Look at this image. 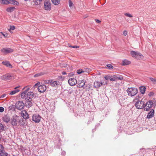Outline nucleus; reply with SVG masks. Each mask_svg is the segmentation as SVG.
<instances>
[{
	"label": "nucleus",
	"mask_w": 156,
	"mask_h": 156,
	"mask_svg": "<svg viewBox=\"0 0 156 156\" xmlns=\"http://www.w3.org/2000/svg\"><path fill=\"white\" fill-rule=\"evenodd\" d=\"M126 92L129 96L132 97L138 93V90L135 87H129L127 89Z\"/></svg>",
	"instance_id": "obj_1"
},
{
	"label": "nucleus",
	"mask_w": 156,
	"mask_h": 156,
	"mask_svg": "<svg viewBox=\"0 0 156 156\" xmlns=\"http://www.w3.org/2000/svg\"><path fill=\"white\" fill-rule=\"evenodd\" d=\"M20 118V116L16 115H15L12 116L11 119V123L12 125L14 126H16L19 121V119Z\"/></svg>",
	"instance_id": "obj_2"
},
{
	"label": "nucleus",
	"mask_w": 156,
	"mask_h": 156,
	"mask_svg": "<svg viewBox=\"0 0 156 156\" xmlns=\"http://www.w3.org/2000/svg\"><path fill=\"white\" fill-rule=\"evenodd\" d=\"M0 78L2 80L7 81L12 79L13 76L12 74L10 73H8L2 75L0 77Z\"/></svg>",
	"instance_id": "obj_3"
},
{
	"label": "nucleus",
	"mask_w": 156,
	"mask_h": 156,
	"mask_svg": "<svg viewBox=\"0 0 156 156\" xmlns=\"http://www.w3.org/2000/svg\"><path fill=\"white\" fill-rule=\"evenodd\" d=\"M144 103L142 101H138L135 104V106L138 109H141L144 107Z\"/></svg>",
	"instance_id": "obj_4"
},
{
	"label": "nucleus",
	"mask_w": 156,
	"mask_h": 156,
	"mask_svg": "<svg viewBox=\"0 0 156 156\" xmlns=\"http://www.w3.org/2000/svg\"><path fill=\"white\" fill-rule=\"evenodd\" d=\"M41 116L37 114H34L32 116L33 121L36 123H39L41 121Z\"/></svg>",
	"instance_id": "obj_5"
},
{
	"label": "nucleus",
	"mask_w": 156,
	"mask_h": 156,
	"mask_svg": "<svg viewBox=\"0 0 156 156\" xmlns=\"http://www.w3.org/2000/svg\"><path fill=\"white\" fill-rule=\"evenodd\" d=\"M153 105V101L151 100L147 102L144 107V110L146 111H149Z\"/></svg>",
	"instance_id": "obj_6"
},
{
	"label": "nucleus",
	"mask_w": 156,
	"mask_h": 156,
	"mask_svg": "<svg viewBox=\"0 0 156 156\" xmlns=\"http://www.w3.org/2000/svg\"><path fill=\"white\" fill-rule=\"evenodd\" d=\"M24 106V104L22 101H19L16 104V108L20 110L23 109Z\"/></svg>",
	"instance_id": "obj_7"
},
{
	"label": "nucleus",
	"mask_w": 156,
	"mask_h": 156,
	"mask_svg": "<svg viewBox=\"0 0 156 156\" xmlns=\"http://www.w3.org/2000/svg\"><path fill=\"white\" fill-rule=\"evenodd\" d=\"M46 87L44 85H40L38 87V91L41 93H44L46 90Z\"/></svg>",
	"instance_id": "obj_8"
},
{
	"label": "nucleus",
	"mask_w": 156,
	"mask_h": 156,
	"mask_svg": "<svg viewBox=\"0 0 156 156\" xmlns=\"http://www.w3.org/2000/svg\"><path fill=\"white\" fill-rule=\"evenodd\" d=\"M44 7L45 10H50L51 9V3L48 1H46L44 2Z\"/></svg>",
	"instance_id": "obj_9"
},
{
	"label": "nucleus",
	"mask_w": 156,
	"mask_h": 156,
	"mask_svg": "<svg viewBox=\"0 0 156 156\" xmlns=\"http://www.w3.org/2000/svg\"><path fill=\"white\" fill-rule=\"evenodd\" d=\"M1 51L4 53H7L13 52V50L10 48H5L1 50Z\"/></svg>",
	"instance_id": "obj_10"
},
{
	"label": "nucleus",
	"mask_w": 156,
	"mask_h": 156,
	"mask_svg": "<svg viewBox=\"0 0 156 156\" xmlns=\"http://www.w3.org/2000/svg\"><path fill=\"white\" fill-rule=\"evenodd\" d=\"M21 115L24 119H27L29 118V115L25 110H23L21 112Z\"/></svg>",
	"instance_id": "obj_11"
},
{
	"label": "nucleus",
	"mask_w": 156,
	"mask_h": 156,
	"mask_svg": "<svg viewBox=\"0 0 156 156\" xmlns=\"http://www.w3.org/2000/svg\"><path fill=\"white\" fill-rule=\"evenodd\" d=\"M69 84L71 86L75 85L77 83V81L75 78H70L68 81Z\"/></svg>",
	"instance_id": "obj_12"
},
{
	"label": "nucleus",
	"mask_w": 156,
	"mask_h": 156,
	"mask_svg": "<svg viewBox=\"0 0 156 156\" xmlns=\"http://www.w3.org/2000/svg\"><path fill=\"white\" fill-rule=\"evenodd\" d=\"M34 96V94L32 92H28L27 94L26 100H31Z\"/></svg>",
	"instance_id": "obj_13"
},
{
	"label": "nucleus",
	"mask_w": 156,
	"mask_h": 156,
	"mask_svg": "<svg viewBox=\"0 0 156 156\" xmlns=\"http://www.w3.org/2000/svg\"><path fill=\"white\" fill-rule=\"evenodd\" d=\"M102 84V82H100L98 81H95L94 82V86L95 88L97 89L101 86Z\"/></svg>",
	"instance_id": "obj_14"
},
{
	"label": "nucleus",
	"mask_w": 156,
	"mask_h": 156,
	"mask_svg": "<svg viewBox=\"0 0 156 156\" xmlns=\"http://www.w3.org/2000/svg\"><path fill=\"white\" fill-rule=\"evenodd\" d=\"M104 78L106 80H108V79H109L111 81H114V80L113 78V75L111 76L110 75L108 74L105 75L104 77Z\"/></svg>",
	"instance_id": "obj_15"
},
{
	"label": "nucleus",
	"mask_w": 156,
	"mask_h": 156,
	"mask_svg": "<svg viewBox=\"0 0 156 156\" xmlns=\"http://www.w3.org/2000/svg\"><path fill=\"white\" fill-rule=\"evenodd\" d=\"M113 78L115 81L117 80H122L123 79V77L122 76L119 75H114Z\"/></svg>",
	"instance_id": "obj_16"
},
{
	"label": "nucleus",
	"mask_w": 156,
	"mask_h": 156,
	"mask_svg": "<svg viewBox=\"0 0 156 156\" xmlns=\"http://www.w3.org/2000/svg\"><path fill=\"white\" fill-rule=\"evenodd\" d=\"M31 100H26V101L25 102V105L26 107L29 108L32 105V103L31 101Z\"/></svg>",
	"instance_id": "obj_17"
},
{
	"label": "nucleus",
	"mask_w": 156,
	"mask_h": 156,
	"mask_svg": "<svg viewBox=\"0 0 156 156\" xmlns=\"http://www.w3.org/2000/svg\"><path fill=\"white\" fill-rule=\"evenodd\" d=\"M52 82V81H51ZM51 85L52 87H56L57 86L59 85L60 84V83L58 81H54L53 82H50Z\"/></svg>",
	"instance_id": "obj_18"
},
{
	"label": "nucleus",
	"mask_w": 156,
	"mask_h": 156,
	"mask_svg": "<svg viewBox=\"0 0 156 156\" xmlns=\"http://www.w3.org/2000/svg\"><path fill=\"white\" fill-rule=\"evenodd\" d=\"M19 87H20V86H19L15 87L14 88L15 90L11 92L10 93H9V94L10 95H12L19 92L20 91V90L17 89V88Z\"/></svg>",
	"instance_id": "obj_19"
},
{
	"label": "nucleus",
	"mask_w": 156,
	"mask_h": 156,
	"mask_svg": "<svg viewBox=\"0 0 156 156\" xmlns=\"http://www.w3.org/2000/svg\"><path fill=\"white\" fill-rule=\"evenodd\" d=\"M154 110L153 109L151 110L147 115V118L148 119H150L152 118L154 115Z\"/></svg>",
	"instance_id": "obj_20"
},
{
	"label": "nucleus",
	"mask_w": 156,
	"mask_h": 156,
	"mask_svg": "<svg viewBox=\"0 0 156 156\" xmlns=\"http://www.w3.org/2000/svg\"><path fill=\"white\" fill-rule=\"evenodd\" d=\"M85 81L84 80H82L80 82V83L79 82V83H79L78 84L79 85V87H81V88H82V87L85 88L86 87V86H84V85H85Z\"/></svg>",
	"instance_id": "obj_21"
},
{
	"label": "nucleus",
	"mask_w": 156,
	"mask_h": 156,
	"mask_svg": "<svg viewBox=\"0 0 156 156\" xmlns=\"http://www.w3.org/2000/svg\"><path fill=\"white\" fill-rule=\"evenodd\" d=\"M8 2L9 3L15 5H19V2L15 0H9Z\"/></svg>",
	"instance_id": "obj_22"
},
{
	"label": "nucleus",
	"mask_w": 156,
	"mask_h": 156,
	"mask_svg": "<svg viewBox=\"0 0 156 156\" xmlns=\"http://www.w3.org/2000/svg\"><path fill=\"white\" fill-rule=\"evenodd\" d=\"M2 64L7 67H9L10 68H12V65L8 61H3L2 62Z\"/></svg>",
	"instance_id": "obj_23"
},
{
	"label": "nucleus",
	"mask_w": 156,
	"mask_h": 156,
	"mask_svg": "<svg viewBox=\"0 0 156 156\" xmlns=\"http://www.w3.org/2000/svg\"><path fill=\"white\" fill-rule=\"evenodd\" d=\"M2 119L4 122L8 123L10 121V118L9 116L5 115L3 117Z\"/></svg>",
	"instance_id": "obj_24"
},
{
	"label": "nucleus",
	"mask_w": 156,
	"mask_h": 156,
	"mask_svg": "<svg viewBox=\"0 0 156 156\" xmlns=\"http://www.w3.org/2000/svg\"><path fill=\"white\" fill-rule=\"evenodd\" d=\"M139 89L141 94H143L145 93L146 87L144 86H142L140 87Z\"/></svg>",
	"instance_id": "obj_25"
},
{
	"label": "nucleus",
	"mask_w": 156,
	"mask_h": 156,
	"mask_svg": "<svg viewBox=\"0 0 156 156\" xmlns=\"http://www.w3.org/2000/svg\"><path fill=\"white\" fill-rule=\"evenodd\" d=\"M130 61L125 59L122 60V65L123 66L127 65L130 64Z\"/></svg>",
	"instance_id": "obj_26"
},
{
	"label": "nucleus",
	"mask_w": 156,
	"mask_h": 156,
	"mask_svg": "<svg viewBox=\"0 0 156 156\" xmlns=\"http://www.w3.org/2000/svg\"><path fill=\"white\" fill-rule=\"evenodd\" d=\"M42 0H33V2L36 6L40 5L41 3Z\"/></svg>",
	"instance_id": "obj_27"
},
{
	"label": "nucleus",
	"mask_w": 156,
	"mask_h": 156,
	"mask_svg": "<svg viewBox=\"0 0 156 156\" xmlns=\"http://www.w3.org/2000/svg\"><path fill=\"white\" fill-rule=\"evenodd\" d=\"M139 52L137 51H131L130 52V54L131 56L136 58V56H137V55Z\"/></svg>",
	"instance_id": "obj_28"
},
{
	"label": "nucleus",
	"mask_w": 156,
	"mask_h": 156,
	"mask_svg": "<svg viewBox=\"0 0 156 156\" xmlns=\"http://www.w3.org/2000/svg\"><path fill=\"white\" fill-rule=\"evenodd\" d=\"M143 58V56L142 55V54L140 53L139 52L137 55V56H136V58L138 60H141Z\"/></svg>",
	"instance_id": "obj_29"
},
{
	"label": "nucleus",
	"mask_w": 156,
	"mask_h": 156,
	"mask_svg": "<svg viewBox=\"0 0 156 156\" xmlns=\"http://www.w3.org/2000/svg\"><path fill=\"white\" fill-rule=\"evenodd\" d=\"M8 154L4 150L0 151V156H7Z\"/></svg>",
	"instance_id": "obj_30"
},
{
	"label": "nucleus",
	"mask_w": 156,
	"mask_h": 156,
	"mask_svg": "<svg viewBox=\"0 0 156 156\" xmlns=\"http://www.w3.org/2000/svg\"><path fill=\"white\" fill-rule=\"evenodd\" d=\"M27 93L24 91L22 92L21 94V98H22L25 99H26V98L27 97Z\"/></svg>",
	"instance_id": "obj_31"
},
{
	"label": "nucleus",
	"mask_w": 156,
	"mask_h": 156,
	"mask_svg": "<svg viewBox=\"0 0 156 156\" xmlns=\"http://www.w3.org/2000/svg\"><path fill=\"white\" fill-rule=\"evenodd\" d=\"M15 8L13 7H10L7 8L6 9V11L7 12H11L14 10Z\"/></svg>",
	"instance_id": "obj_32"
},
{
	"label": "nucleus",
	"mask_w": 156,
	"mask_h": 156,
	"mask_svg": "<svg viewBox=\"0 0 156 156\" xmlns=\"http://www.w3.org/2000/svg\"><path fill=\"white\" fill-rule=\"evenodd\" d=\"M51 1L55 5H58L60 3V0H51Z\"/></svg>",
	"instance_id": "obj_33"
},
{
	"label": "nucleus",
	"mask_w": 156,
	"mask_h": 156,
	"mask_svg": "<svg viewBox=\"0 0 156 156\" xmlns=\"http://www.w3.org/2000/svg\"><path fill=\"white\" fill-rule=\"evenodd\" d=\"M91 71V69L89 68H85L83 69V73H89Z\"/></svg>",
	"instance_id": "obj_34"
},
{
	"label": "nucleus",
	"mask_w": 156,
	"mask_h": 156,
	"mask_svg": "<svg viewBox=\"0 0 156 156\" xmlns=\"http://www.w3.org/2000/svg\"><path fill=\"white\" fill-rule=\"evenodd\" d=\"M19 124L20 125H23L24 123H23V119H21L20 117V118L19 119V121L18 122Z\"/></svg>",
	"instance_id": "obj_35"
},
{
	"label": "nucleus",
	"mask_w": 156,
	"mask_h": 156,
	"mask_svg": "<svg viewBox=\"0 0 156 156\" xmlns=\"http://www.w3.org/2000/svg\"><path fill=\"white\" fill-rule=\"evenodd\" d=\"M106 66L108 67V69H112L113 68V67L110 64H107Z\"/></svg>",
	"instance_id": "obj_36"
},
{
	"label": "nucleus",
	"mask_w": 156,
	"mask_h": 156,
	"mask_svg": "<svg viewBox=\"0 0 156 156\" xmlns=\"http://www.w3.org/2000/svg\"><path fill=\"white\" fill-rule=\"evenodd\" d=\"M4 130V127L3 125L0 123V133L3 131Z\"/></svg>",
	"instance_id": "obj_37"
},
{
	"label": "nucleus",
	"mask_w": 156,
	"mask_h": 156,
	"mask_svg": "<svg viewBox=\"0 0 156 156\" xmlns=\"http://www.w3.org/2000/svg\"><path fill=\"white\" fill-rule=\"evenodd\" d=\"M25 90L24 92H25L26 93H27L28 91L30 89V88L28 87L27 86H26L25 87H24L23 89V90Z\"/></svg>",
	"instance_id": "obj_38"
},
{
	"label": "nucleus",
	"mask_w": 156,
	"mask_h": 156,
	"mask_svg": "<svg viewBox=\"0 0 156 156\" xmlns=\"http://www.w3.org/2000/svg\"><path fill=\"white\" fill-rule=\"evenodd\" d=\"M83 73V70L82 69H80L77 70V73L78 74H80L81 73Z\"/></svg>",
	"instance_id": "obj_39"
},
{
	"label": "nucleus",
	"mask_w": 156,
	"mask_h": 156,
	"mask_svg": "<svg viewBox=\"0 0 156 156\" xmlns=\"http://www.w3.org/2000/svg\"><path fill=\"white\" fill-rule=\"evenodd\" d=\"M124 15L126 16H127L129 18H131L133 17V16L131 14L128 13H125Z\"/></svg>",
	"instance_id": "obj_40"
},
{
	"label": "nucleus",
	"mask_w": 156,
	"mask_h": 156,
	"mask_svg": "<svg viewBox=\"0 0 156 156\" xmlns=\"http://www.w3.org/2000/svg\"><path fill=\"white\" fill-rule=\"evenodd\" d=\"M150 79L151 81V82L153 83L154 84H156V79H154L152 77H150Z\"/></svg>",
	"instance_id": "obj_41"
},
{
	"label": "nucleus",
	"mask_w": 156,
	"mask_h": 156,
	"mask_svg": "<svg viewBox=\"0 0 156 156\" xmlns=\"http://www.w3.org/2000/svg\"><path fill=\"white\" fill-rule=\"evenodd\" d=\"M69 5L70 8H71L73 5V3L71 0H69Z\"/></svg>",
	"instance_id": "obj_42"
},
{
	"label": "nucleus",
	"mask_w": 156,
	"mask_h": 156,
	"mask_svg": "<svg viewBox=\"0 0 156 156\" xmlns=\"http://www.w3.org/2000/svg\"><path fill=\"white\" fill-rule=\"evenodd\" d=\"M43 74V73H38L36 74L34 76V77H38V76H40L41 75H42Z\"/></svg>",
	"instance_id": "obj_43"
},
{
	"label": "nucleus",
	"mask_w": 156,
	"mask_h": 156,
	"mask_svg": "<svg viewBox=\"0 0 156 156\" xmlns=\"http://www.w3.org/2000/svg\"><path fill=\"white\" fill-rule=\"evenodd\" d=\"M9 27V30H13L15 29V27L14 26H10Z\"/></svg>",
	"instance_id": "obj_44"
},
{
	"label": "nucleus",
	"mask_w": 156,
	"mask_h": 156,
	"mask_svg": "<svg viewBox=\"0 0 156 156\" xmlns=\"http://www.w3.org/2000/svg\"><path fill=\"white\" fill-rule=\"evenodd\" d=\"M4 108L2 107H0V112H4Z\"/></svg>",
	"instance_id": "obj_45"
},
{
	"label": "nucleus",
	"mask_w": 156,
	"mask_h": 156,
	"mask_svg": "<svg viewBox=\"0 0 156 156\" xmlns=\"http://www.w3.org/2000/svg\"><path fill=\"white\" fill-rule=\"evenodd\" d=\"M4 150L3 146L1 144H0V151H3Z\"/></svg>",
	"instance_id": "obj_46"
},
{
	"label": "nucleus",
	"mask_w": 156,
	"mask_h": 156,
	"mask_svg": "<svg viewBox=\"0 0 156 156\" xmlns=\"http://www.w3.org/2000/svg\"><path fill=\"white\" fill-rule=\"evenodd\" d=\"M154 94V93L153 92H151L148 94V95L149 96L151 97Z\"/></svg>",
	"instance_id": "obj_47"
},
{
	"label": "nucleus",
	"mask_w": 156,
	"mask_h": 156,
	"mask_svg": "<svg viewBox=\"0 0 156 156\" xmlns=\"http://www.w3.org/2000/svg\"><path fill=\"white\" fill-rule=\"evenodd\" d=\"M6 94H2L1 96L0 97V98H5V97H6Z\"/></svg>",
	"instance_id": "obj_48"
},
{
	"label": "nucleus",
	"mask_w": 156,
	"mask_h": 156,
	"mask_svg": "<svg viewBox=\"0 0 156 156\" xmlns=\"http://www.w3.org/2000/svg\"><path fill=\"white\" fill-rule=\"evenodd\" d=\"M127 34V31L126 30H125L123 31V34L124 36H126Z\"/></svg>",
	"instance_id": "obj_49"
},
{
	"label": "nucleus",
	"mask_w": 156,
	"mask_h": 156,
	"mask_svg": "<svg viewBox=\"0 0 156 156\" xmlns=\"http://www.w3.org/2000/svg\"><path fill=\"white\" fill-rule=\"evenodd\" d=\"M70 47H72L73 48H78L79 47L77 46H70Z\"/></svg>",
	"instance_id": "obj_50"
},
{
	"label": "nucleus",
	"mask_w": 156,
	"mask_h": 156,
	"mask_svg": "<svg viewBox=\"0 0 156 156\" xmlns=\"http://www.w3.org/2000/svg\"><path fill=\"white\" fill-rule=\"evenodd\" d=\"M40 84V83L39 82L37 83H36L34 85V87H35L36 86H37L38 85H39Z\"/></svg>",
	"instance_id": "obj_51"
},
{
	"label": "nucleus",
	"mask_w": 156,
	"mask_h": 156,
	"mask_svg": "<svg viewBox=\"0 0 156 156\" xmlns=\"http://www.w3.org/2000/svg\"><path fill=\"white\" fill-rule=\"evenodd\" d=\"M66 154V152L65 151H63L62 152H61V154L62 155H65Z\"/></svg>",
	"instance_id": "obj_52"
},
{
	"label": "nucleus",
	"mask_w": 156,
	"mask_h": 156,
	"mask_svg": "<svg viewBox=\"0 0 156 156\" xmlns=\"http://www.w3.org/2000/svg\"><path fill=\"white\" fill-rule=\"evenodd\" d=\"M95 21L98 23H100L101 22V21L98 20H95Z\"/></svg>",
	"instance_id": "obj_53"
},
{
	"label": "nucleus",
	"mask_w": 156,
	"mask_h": 156,
	"mask_svg": "<svg viewBox=\"0 0 156 156\" xmlns=\"http://www.w3.org/2000/svg\"><path fill=\"white\" fill-rule=\"evenodd\" d=\"M140 98V96L139 95H138V96H136V99H138L139 98Z\"/></svg>",
	"instance_id": "obj_54"
},
{
	"label": "nucleus",
	"mask_w": 156,
	"mask_h": 156,
	"mask_svg": "<svg viewBox=\"0 0 156 156\" xmlns=\"http://www.w3.org/2000/svg\"><path fill=\"white\" fill-rule=\"evenodd\" d=\"M62 74L63 75H66V73L65 71H63L62 72Z\"/></svg>",
	"instance_id": "obj_55"
},
{
	"label": "nucleus",
	"mask_w": 156,
	"mask_h": 156,
	"mask_svg": "<svg viewBox=\"0 0 156 156\" xmlns=\"http://www.w3.org/2000/svg\"><path fill=\"white\" fill-rule=\"evenodd\" d=\"M9 31L11 33H13L12 31V30H9V29H8Z\"/></svg>",
	"instance_id": "obj_56"
},
{
	"label": "nucleus",
	"mask_w": 156,
	"mask_h": 156,
	"mask_svg": "<svg viewBox=\"0 0 156 156\" xmlns=\"http://www.w3.org/2000/svg\"><path fill=\"white\" fill-rule=\"evenodd\" d=\"M59 78H62V76H59Z\"/></svg>",
	"instance_id": "obj_57"
},
{
	"label": "nucleus",
	"mask_w": 156,
	"mask_h": 156,
	"mask_svg": "<svg viewBox=\"0 0 156 156\" xmlns=\"http://www.w3.org/2000/svg\"><path fill=\"white\" fill-rule=\"evenodd\" d=\"M1 136L0 135V140H1Z\"/></svg>",
	"instance_id": "obj_58"
}]
</instances>
